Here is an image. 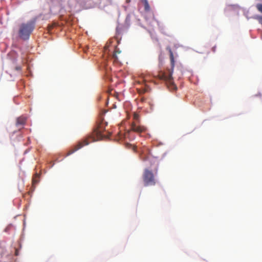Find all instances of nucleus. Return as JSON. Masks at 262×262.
Segmentation results:
<instances>
[{
  "instance_id": "5",
  "label": "nucleus",
  "mask_w": 262,
  "mask_h": 262,
  "mask_svg": "<svg viewBox=\"0 0 262 262\" xmlns=\"http://www.w3.org/2000/svg\"><path fill=\"white\" fill-rule=\"evenodd\" d=\"M131 130L138 133H141L145 132L146 130V128L145 126L140 125L138 122H133L131 125Z\"/></svg>"
},
{
  "instance_id": "9",
  "label": "nucleus",
  "mask_w": 262,
  "mask_h": 262,
  "mask_svg": "<svg viewBox=\"0 0 262 262\" xmlns=\"http://www.w3.org/2000/svg\"><path fill=\"white\" fill-rule=\"evenodd\" d=\"M147 160L149 161V162H150V166H151V165L152 164H155L156 165V170L157 171V160L156 159H149V158L148 157L147 158Z\"/></svg>"
},
{
  "instance_id": "8",
  "label": "nucleus",
  "mask_w": 262,
  "mask_h": 262,
  "mask_svg": "<svg viewBox=\"0 0 262 262\" xmlns=\"http://www.w3.org/2000/svg\"><path fill=\"white\" fill-rule=\"evenodd\" d=\"M120 53H121V51H119V49L117 47H116L114 51V53L113 54V57L115 61L118 60L117 54H120Z\"/></svg>"
},
{
  "instance_id": "12",
  "label": "nucleus",
  "mask_w": 262,
  "mask_h": 262,
  "mask_svg": "<svg viewBox=\"0 0 262 262\" xmlns=\"http://www.w3.org/2000/svg\"><path fill=\"white\" fill-rule=\"evenodd\" d=\"M256 8L259 12H260V13H262V4H256Z\"/></svg>"
},
{
  "instance_id": "4",
  "label": "nucleus",
  "mask_w": 262,
  "mask_h": 262,
  "mask_svg": "<svg viewBox=\"0 0 262 262\" xmlns=\"http://www.w3.org/2000/svg\"><path fill=\"white\" fill-rule=\"evenodd\" d=\"M142 179L144 186H154L156 184V179L154 173L148 168L144 170Z\"/></svg>"
},
{
  "instance_id": "6",
  "label": "nucleus",
  "mask_w": 262,
  "mask_h": 262,
  "mask_svg": "<svg viewBox=\"0 0 262 262\" xmlns=\"http://www.w3.org/2000/svg\"><path fill=\"white\" fill-rule=\"evenodd\" d=\"M27 118L24 116H20L17 118L16 125L17 127L23 126L26 122Z\"/></svg>"
},
{
  "instance_id": "7",
  "label": "nucleus",
  "mask_w": 262,
  "mask_h": 262,
  "mask_svg": "<svg viewBox=\"0 0 262 262\" xmlns=\"http://www.w3.org/2000/svg\"><path fill=\"white\" fill-rule=\"evenodd\" d=\"M145 80H143V82L144 83V86L141 88H137V90L139 94H142L145 93V92H148V86L145 83Z\"/></svg>"
},
{
  "instance_id": "11",
  "label": "nucleus",
  "mask_w": 262,
  "mask_h": 262,
  "mask_svg": "<svg viewBox=\"0 0 262 262\" xmlns=\"http://www.w3.org/2000/svg\"><path fill=\"white\" fill-rule=\"evenodd\" d=\"M133 118H134V120H135L134 122L138 123L139 119V115L138 114L134 113Z\"/></svg>"
},
{
  "instance_id": "3",
  "label": "nucleus",
  "mask_w": 262,
  "mask_h": 262,
  "mask_svg": "<svg viewBox=\"0 0 262 262\" xmlns=\"http://www.w3.org/2000/svg\"><path fill=\"white\" fill-rule=\"evenodd\" d=\"M36 18H34L27 23L21 24L19 26L18 34L23 40H27L35 28Z\"/></svg>"
},
{
  "instance_id": "16",
  "label": "nucleus",
  "mask_w": 262,
  "mask_h": 262,
  "mask_svg": "<svg viewBox=\"0 0 262 262\" xmlns=\"http://www.w3.org/2000/svg\"><path fill=\"white\" fill-rule=\"evenodd\" d=\"M141 101L142 102H143L144 101V98H141Z\"/></svg>"
},
{
  "instance_id": "1",
  "label": "nucleus",
  "mask_w": 262,
  "mask_h": 262,
  "mask_svg": "<svg viewBox=\"0 0 262 262\" xmlns=\"http://www.w3.org/2000/svg\"><path fill=\"white\" fill-rule=\"evenodd\" d=\"M107 122H104L103 120L101 121L97 124L96 127L94 129L93 132L84 139L79 142L73 149L70 150L68 152L67 156L73 154L83 146L87 145L91 142L100 140L105 138V136L102 133L105 130V126L107 125Z\"/></svg>"
},
{
  "instance_id": "14",
  "label": "nucleus",
  "mask_w": 262,
  "mask_h": 262,
  "mask_svg": "<svg viewBox=\"0 0 262 262\" xmlns=\"http://www.w3.org/2000/svg\"><path fill=\"white\" fill-rule=\"evenodd\" d=\"M216 46H214L212 48L211 51H212V52L215 53L216 52Z\"/></svg>"
},
{
  "instance_id": "10",
  "label": "nucleus",
  "mask_w": 262,
  "mask_h": 262,
  "mask_svg": "<svg viewBox=\"0 0 262 262\" xmlns=\"http://www.w3.org/2000/svg\"><path fill=\"white\" fill-rule=\"evenodd\" d=\"M144 9L145 11H149L150 7L147 0H144Z\"/></svg>"
},
{
  "instance_id": "13",
  "label": "nucleus",
  "mask_w": 262,
  "mask_h": 262,
  "mask_svg": "<svg viewBox=\"0 0 262 262\" xmlns=\"http://www.w3.org/2000/svg\"><path fill=\"white\" fill-rule=\"evenodd\" d=\"M255 19H257L259 23L262 25V16H256L255 17Z\"/></svg>"
},
{
  "instance_id": "15",
  "label": "nucleus",
  "mask_w": 262,
  "mask_h": 262,
  "mask_svg": "<svg viewBox=\"0 0 262 262\" xmlns=\"http://www.w3.org/2000/svg\"><path fill=\"white\" fill-rule=\"evenodd\" d=\"M19 255V251L18 249H16L15 251V255L18 256Z\"/></svg>"
},
{
  "instance_id": "17",
  "label": "nucleus",
  "mask_w": 262,
  "mask_h": 262,
  "mask_svg": "<svg viewBox=\"0 0 262 262\" xmlns=\"http://www.w3.org/2000/svg\"><path fill=\"white\" fill-rule=\"evenodd\" d=\"M35 182V180L34 179H33V183H34Z\"/></svg>"
},
{
  "instance_id": "2",
  "label": "nucleus",
  "mask_w": 262,
  "mask_h": 262,
  "mask_svg": "<svg viewBox=\"0 0 262 262\" xmlns=\"http://www.w3.org/2000/svg\"><path fill=\"white\" fill-rule=\"evenodd\" d=\"M169 52L171 68L167 69L166 72H161L159 74V76L160 79H162L166 82L168 86H169L170 89L176 90L177 86L173 83V78L172 77L175 64L174 58L172 51L170 49H169Z\"/></svg>"
}]
</instances>
